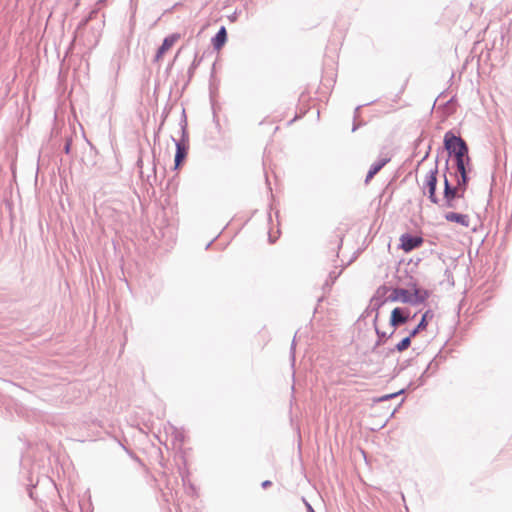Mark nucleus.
Segmentation results:
<instances>
[{
	"label": "nucleus",
	"mask_w": 512,
	"mask_h": 512,
	"mask_svg": "<svg viewBox=\"0 0 512 512\" xmlns=\"http://www.w3.org/2000/svg\"><path fill=\"white\" fill-rule=\"evenodd\" d=\"M444 146L449 154L454 155L456 159L457 171L463 179V184H467L466 164L469 163L468 146L465 141L448 131L444 135Z\"/></svg>",
	"instance_id": "obj_1"
},
{
	"label": "nucleus",
	"mask_w": 512,
	"mask_h": 512,
	"mask_svg": "<svg viewBox=\"0 0 512 512\" xmlns=\"http://www.w3.org/2000/svg\"><path fill=\"white\" fill-rule=\"evenodd\" d=\"M466 190V184H463V179H458L456 186H451L447 179H445L444 200L447 208H455V199L462 198Z\"/></svg>",
	"instance_id": "obj_2"
},
{
	"label": "nucleus",
	"mask_w": 512,
	"mask_h": 512,
	"mask_svg": "<svg viewBox=\"0 0 512 512\" xmlns=\"http://www.w3.org/2000/svg\"><path fill=\"white\" fill-rule=\"evenodd\" d=\"M437 185V169H431L424 177L422 189L424 193H428L429 199L432 203L437 204L438 198L436 196Z\"/></svg>",
	"instance_id": "obj_3"
},
{
	"label": "nucleus",
	"mask_w": 512,
	"mask_h": 512,
	"mask_svg": "<svg viewBox=\"0 0 512 512\" xmlns=\"http://www.w3.org/2000/svg\"><path fill=\"white\" fill-rule=\"evenodd\" d=\"M424 240L420 236H411L409 234H403L400 237V248L408 253L412 250L420 247L423 244Z\"/></svg>",
	"instance_id": "obj_4"
},
{
	"label": "nucleus",
	"mask_w": 512,
	"mask_h": 512,
	"mask_svg": "<svg viewBox=\"0 0 512 512\" xmlns=\"http://www.w3.org/2000/svg\"><path fill=\"white\" fill-rule=\"evenodd\" d=\"M180 39V35L179 34H172L168 37H166L162 43V45L159 47L156 55H155V61L156 62H159L163 56L165 55V53L167 51H169L172 46Z\"/></svg>",
	"instance_id": "obj_5"
},
{
	"label": "nucleus",
	"mask_w": 512,
	"mask_h": 512,
	"mask_svg": "<svg viewBox=\"0 0 512 512\" xmlns=\"http://www.w3.org/2000/svg\"><path fill=\"white\" fill-rule=\"evenodd\" d=\"M418 296V290H415L414 293H411L410 291L406 289H395L390 298L393 301H400L403 303H413L414 297Z\"/></svg>",
	"instance_id": "obj_6"
},
{
	"label": "nucleus",
	"mask_w": 512,
	"mask_h": 512,
	"mask_svg": "<svg viewBox=\"0 0 512 512\" xmlns=\"http://www.w3.org/2000/svg\"><path fill=\"white\" fill-rule=\"evenodd\" d=\"M409 313L399 307L394 308L391 312L390 323L393 327H398L407 322Z\"/></svg>",
	"instance_id": "obj_7"
},
{
	"label": "nucleus",
	"mask_w": 512,
	"mask_h": 512,
	"mask_svg": "<svg viewBox=\"0 0 512 512\" xmlns=\"http://www.w3.org/2000/svg\"><path fill=\"white\" fill-rule=\"evenodd\" d=\"M445 219L448 222L457 223L463 227H468L470 225V218L467 214L448 212L445 214Z\"/></svg>",
	"instance_id": "obj_8"
},
{
	"label": "nucleus",
	"mask_w": 512,
	"mask_h": 512,
	"mask_svg": "<svg viewBox=\"0 0 512 512\" xmlns=\"http://www.w3.org/2000/svg\"><path fill=\"white\" fill-rule=\"evenodd\" d=\"M227 40V32L225 27H221L215 37L212 39V44L216 50H220Z\"/></svg>",
	"instance_id": "obj_9"
},
{
	"label": "nucleus",
	"mask_w": 512,
	"mask_h": 512,
	"mask_svg": "<svg viewBox=\"0 0 512 512\" xmlns=\"http://www.w3.org/2000/svg\"><path fill=\"white\" fill-rule=\"evenodd\" d=\"M175 169H178L187 156L186 148L181 144H176Z\"/></svg>",
	"instance_id": "obj_10"
},
{
	"label": "nucleus",
	"mask_w": 512,
	"mask_h": 512,
	"mask_svg": "<svg viewBox=\"0 0 512 512\" xmlns=\"http://www.w3.org/2000/svg\"><path fill=\"white\" fill-rule=\"evenodd\" d=\"M432 318H433V312H432V311H430V310L426 311V312L423 314L422 319H421V321H420V322H419V324H418V329H423V330H425V329L427 328L428 322H429L430 320H432Z\"/></svg>",
	"instance_id": "obj_11"
},
{
	"label": "nucleus",
	"mask_w": 512,
	"mask_h": 512,
	"mask_svg": "<svg viewBox=\"0 0 512 512\" xmlns=\"http://www.w3.org/2000/svg\"><path fill=\"white\" fill-rule=\"evenodd\" d=\"M385 163L386 161H382L378 164H374L367 174L366 182H369L374 177V175L380 171V169L385 165Z\"/></svg>",
	"instance_id": "obj_12"
},
{
	"label": "nucleus",
	"mask_w": 512,
	"mask_h": 512,
	"mask_svg": "<svg viewBox=\"0 0 512 512\" xmlns=\"http://www.w3.org/2000/svg\"><path fill=\"white\" fill-rule=\"evenodd\" d=\"M411 344V338L408 336L404 339H402L396 346L397 350L399 352H402L404 350H406Z\"/></svg>",
	"instance_id": "obj_13"
},
{
	"label": "nucleus",
	"mask_w": 512,
	"mask_h": 512,
	"mask_svg": "<svg viewBox=\"0 0 512 512\" xmlns=\"http://www.w3.org/2000/svg\"><path fill=\"white\" fill-rule=\"evenodd\" d=\"M422 330H423V329H418V326H417L414 330H412V331L410 332L409 337H410V338L415 337V336H416L420 331H422Z\"/></svg>",
	"instance_id": "obj_14"
},
{
	"label": "nucleus",
	"mask_w": 512,
	"mask_h": 512,
	"mask_svg": "<svg viewBox=\"0 0 512 512\" xmlns=\"http://www.w3.org/2000/svg\"><path fill=\"white\" fill-rule=\"evenodd\" d=\"M270 485H271V482H270V481H268V480H267V481H264V482L262 483V486H263L264 488H266V487H268V486H270Z\"/></svg>",
	"instance_id": "obj_15"
},
{
	"label": "nucleus",
	"mask_w": 512,
	"mask_h": 512,
	"mask_svg": "<svg viewBox=\"0 0 512 512\" xmlns=\"http://www.w3.org/2000/svg\"><path fill=\"white\" fill-rule=\"evenodd\" d=\"M308 509L310 512H315L310 505H308Z\"/></svg>",
	"instance_id": "obj_16"
},
{
	"label": "nucleus",
	"mask_w": 512,
	"mask_h": 512,
	"mask_svg": "<svg viewBox=\"0 0 512 512\" xmlns=\"http://www.w3.org/2000/svg\"><path fill=\"white\" fill-rule=\"evenodd\" d=\"M391 396H385L382 399H389Z\"/></svg>",
	"instance_id": "obj_17"
}]
</instances>
